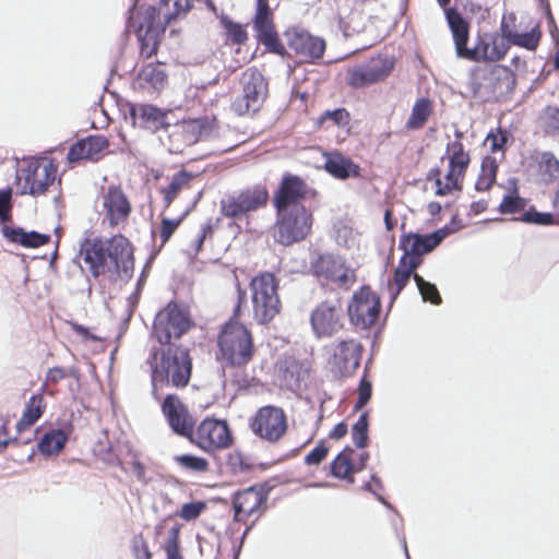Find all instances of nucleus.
<instances>
[{"mask_svg": "<svg viewBox=\"0 0 559 559\" xmlns=\"http://www.w3.org/2000/svg\"><path fill=\"white\" fill-rule=\"evenodd\" d=\"M219 24L225 29L227 39L234 45H242L248 39V34L242 24L234 22L227 14L218 15Z\"/></svg>", "mask_w": 559, "mask_h": 559, "instance_id": "obj_37", "label": "nucleus"}, {"mask_svg": "<svg viewBox=\"0 0 559 559\" xmlns=\"http://www.w3.org/2000/svg\"><path fill=\"white\" fill-rule=\"evenodd\" d=\"M471 158L468 154L462 155H449V166L450 168H454L459 170V174H465Z\"/></svg>", "mask_w": 559, "mask_h": 559, "instance_id": "obj_60", "label": "nucleus"}, {"mask_svg": "<svg viewBox=\"0 0 559 559\" xmlns=\"http://www.w3.org/2000/svg\"><path fill=\"white\" fill-rule=\"evenodd\" d=\"M394 68L393 59L379 57L368 63L353 68L348 73L347 83L354 88H362L384 80Z\"/></svg>", "mask_w": 559, "mask_h": 559, "instance_id": "obj_17", "label": "nucleus"}, {"mask_svg": "<svg viewBox=\"0 0 559 559\" xmlns=\"http://www.w3.org/2000/svg\"><path fill=\"white\" fill-rule=\"evenodd\" d=\"M191 179L192 174L185 169L174 174L168 187L166 189H163L164 202L166 206H169L171 204V202L176 199L180 190L188 186Z\"/></svg>", "mask_w": 559, "mask_h": 559, "instance_id": "obj_39", "label": "nucleus"}, {"mask_svg": "<svg viewBox=\"0 0 559 559\" xmlns=\"http://www.w3.org/2000/svg\"><path fill=\"white\" fill-rule=\"evenodd\" d=\"M109 146L104 135H90L74 143L68 153V160L75 163L82 159L98 160Z\"/></svg>", "mask_w": 559, "mask_h": 559, "instance_id": "obj_22", "label": "nucleus"}, {"mask_svg": "<svg viewBox=\"0 0 559 559\" xmlns=\"http://www.w3.org/2000/svg\"><path fill=\"white\" fill-rule=\"evenodd\" d=\"M353 452L354 450L350 447H346L331 462L330 468L333 477L354 483L353 474L355 473L356 465L352 459Z\"/></svg>", "mask_w": 559, "mask_h": 559, "instance_id": "obj_32", "label": "nucleus"}, {"mask_svg": "<svg viewBox=\"0 0 559 559\" xmlns=\"http://www.w3.org/2000/svg\"><path fill=\"white\" fill-rule=\"evenodd\" d=\"M189 213V210L186 211L179 218H166L164 217L162 219L160 224V238L162 243L159 246V249L170 239V237L174 235L178 226L181 224L185 216Z\"/></svg>", "mask_w": 559, "mask_h": 559, "instance_id": "obj_48", "label": "nucleus"}, {"mask_svg": "<svg viewBox=\"0 0 559 559\" xmlns=\"http://www.w3.org/2000/svg\"><path fill=\"white\" fill-rule=\"evenodd\" d=\"M498 170L497 162L493 157H486L481 163V170L476 180L475 189L477 191H487L496 181Z\"/></svg>", "mask_w": 559, "mask_h": 559, "instance_id": "obj_38", "label": "nucleus"}, {"mask_svg": "<svg viewBox=\"0 0 559 559\" xmlns=\"http://www.w3.org/2000/svg\"><path fill=\"white\" fill-rule=\"evenodd\" d=\"M250 428L261 439L276 442L287 430L286 415L281 407L263 406L251 418Z\"/></svg>", "mask_w": 559, "mask_h": 559, "instance_id": "obj_9", "label": "nucleus"}, {"mask_svg": "<svg viewBox=\"0 0 559 559\" xmlns=\"http://www.w3.org/2000/svg\"><path fill=\"white\" fill-rule=\"evenodd\" d=\"M514 23L515 22V14L514 13H510L508 15V17H503L502 22H501V25H500V31H501V36L507 39V41L510 44V41L512 40L514 34L516 32H514L510 25V23Z\"/></svg>", "mask_w": 559, "mask_h": 559, "instance_id": "obj_62", "label": "nucleus"}, {"mask_svg": "<svg viewBox=\"0 0 559 559\" xmlns=\"http://www.w3.org/2000/svg\"><path fill=\"white\" fill-rule=\"evenodd\" d=\"M514 219L539 226H551L558 222L552 213L539 212L535 209V206H530L519 218Z\"/></svg>", "mask_w": 559, "mask_h": 559, "instance_id": "obj_40", "label": "nucleus"}, {"mask_svg": "<svg viewBox=\"0 0 559 559\" xmlns=\"http://www.w3.org/2000/svg\"><path fill=\"white\" fill-rule=\"evenodd\" d=\"M487 140L490 141L491 152L496 153L503 150L508 141V134L506 132H501L499 135L489 133Z\"/></svg>", "mask_w": 559, "mask_h": 559, "instance_id": "obj_63", "label": "nucleus"}, {"mask_svg": "<svg viewBox=\"0 0 559 559\" xmlns=\"http://www.w3.org/2000/svg\"><path fill=\"white\" fill-rule=\"evenodd\" d=\"M218 346L224 360L230 366H245L253 356L254 347L248 329L235 321L225 324L219 336Z\"/></svg>", "mask_w": 559, "mask_h": 559, "instance_id": "obj_3", "label": "nucleus"}, {"mask_svg": "<svg viewBox=\"0 0 559 559\" xmlns=\"http://www.w3.org/2000/svg\"><path fill=\"white\" fill-rule=\"evenodd\" d=\"M103 207L110 225L123 222L130 214L131 206L120 188L109 187L103 197Z\"/></svg>", "mask_w": 559, "mask_h": 559, "instance_id": "obj_23", "label": "nucleus"}, {"mask_svg": "<svg viewBox=\"0 0 559 559\" xmlns=\"http://www.w3.org/2000/svg\"><path fill=\"white\" fill-rule=\"evenodd\" d=\"M71 427L67 429H51L43 435L38 442V450L46 456L56 455L64 448Z\"/></svg>", "mask_w": 559, "mask_h": 559, "instance_id": "obj_29", "label": "nucleus"}, {"mask_svg": "<svg viewBox=\"0 0 559 559\" xmlns=\"http://www.w3.org/2000/svg\"><path fill=\"white\" fill-rule=\"evenodd\" d=\"M344 310L338 299L324 300L311 312L310 323L318 337L331 336L343 326Z\"/></svg>", "mask_w": 559, "mask_h": 559, "instance_id": "obj_13", "label": "nucleus"}, {"mask_svg": "<svg viewBox=\"0 0 559 559\" xmlns=\"http://www.w3.org/2000/svg\"><path fill=\"white\" fill-rule=\"evenodd\" d=\"M311 270L318 278L337 283L342 287L355 282L354 271L342 257L333 253L320 254L311 262Z\"/></svg>", "mask_w": 559, "mask_h": 559, "instance_id": "obj_15", "label": "nucleus"}, {"mask_svg": "<svg viewBox=\"0 0 559 559\" xmlns=\"http://www.w3.org/2000/svg\"><path fill=\"white\" fill-rule=\"evenodd\" d=\"M444 15L453 37L456 56L462 58L468 48L469 24L455 8L445 9Z\"/></svg>", "mask_w": 559, "mask_h": 559, "instance_id": "obj_26", "label": "nucleus"}, {"mask_svg": "<svg viewBox=\"0 0 559 559\" xmlns=\"http://www.w3.org/2000/svg\"><path fill=\"white\" fill-rule=\"evenodd\" d=\"M45 408L46 403L44 396L41 394L33 395L29 399L21 419L17 421V429L23 430L33 426L41 417Z\"/></svg>", "mask_w": 559, "mask_h": 559, "instance_id": "obj_35", "label": "nucleus"}, {"mask_svg": "<svg viewBox=\"0 0 559 559\" xmlns=\"http://www.w3.org/2000/svg\"><path fill=\"white\" fill-rule=\"evenodd\" d=\"M284 36L288 47L305 60L320 59L325 51V41L304 29L289 28L284 33Z\"/></svg>", "mask_w": 559, "mask_h": 559, "instance_id": "obj_19", "label": "nucleus"}, {"mask_svg": "<svg viewBox=\"0 0 559 559\" xmlns=\"http://www.w3.org/2000/svg\"><path fill=\"white\" fill-rule=\"evenodd\" d=\"M171 3V0H158L157 7L151 5L147 8L146 13L148 19L154 20L156 14L158 21L163 19L164 23L166 24V11H170Z\"/></svg>", "mask_w": 559, "mask_h": 559, "instance_id": "obj_56", "label": "nucleus"}, {"mask_svg": "<svg viewBox=\"0 0 559 559\" xmlns=\"http://www.w3.org/2000/svg\"><path fill=\"white\" fill-rule=\"evenodd\" d=\"M252 24L255 33L254 36L259 44L263 45L269 52L282 57L286 55V49L271 19V11L266 0H258V8Z\"/></svg>", "mask_w": 559, "mask_h": 559, "instance_id": "obj_14", "label": "nucleus"}, {"mask_svg": "<svg viewBox=\"0 0 559 559\" xmlns=\"http://www.w3.org/2000/svg\"><path fill=\"white\" fill-rule=\"evenodd\" d=\"M312 215L305 206L277 212L275 239L284 246L302 240L310 231Z\"/></svg>", "mask_w": 559, "mask_h": 559, "instance_id": "obj_8", "label": "nucleus"}, {"mask_svg": "<svg viewBox=\"0 0 559 559\" xmlns=\"http://www.w3.org/2000/svg\"><path fill=\"white\" fill-rule=\"evenodd\" d=\"M329 448L320 442L314 449H312L305 457L307 465H319L328 455Z\"/></svg>", "mask_w": 559, "mask_h": 559, "instance_id": "obj_55", "label": "nucleus"}, {"mask_svg": "<svg viewBox=\"0 0 559 559\" xmlns=\"http://www.w3.org/2000/svg\"><path fill=\"white\" fill-rule=\"evenodd\" d=\"M12 191L11 189L0 190V223L10 222L12 218Z\"/></svg>", "mask_w": 559, "mask_h": 559, "instance_id": "obj_53", "label": "nucleus"}, {"mask_svg": "<svg viewBox=\"0 0 559 559\" xmlns=\"http://www.w3.org/2000/svg\"><path fill=\"white\" fill-rule=\"evenodd\" d=\"M194 326L189 311L175 302H170L155 316L150 342H173Z\"/></svg>", "mask_w": 559, "mask_h": 559, "instance_id": "obj_5", "label": "nucleus"}, {"mask_svg": "<svg viewBox=\"0 0 559 559\" xmlns=\"http://www.w3.org/2000/svg\"><path fill=\"white\" fill-rule=\"evenodd\" d=\"M537 165L543 182L552 183L559 179V159L552 152L538 153Z\"/></svg>", "mask_w": 559, "mask_h": 559, "instance_id": "obj_34", "label": "nucleus"}, {"mask_svg": "<svg viewBox=\"0 0 559 559\" xmlns=\"http://www.w3.org/2000/svg\"><path fill=\"white\" fill-rule=\"evenodd\" d=\"M138 0H133V4L129 10V15L126 23L124 34H134L136 40L140 41V11L136 8Z\"/></svg>", "mask_w": 559, "mask_h": 559, "instance_id": "obj_52", "label": "nucleus"}, {"mask_svg": "<svg viewBox=\"0 0 559 559\" xmlns=\"http://www.w3.org/2000/svg\"><path fill=\"white\" fill-rule=\"evenodd\" d=\"M267 496L250 487L233 496L235 521H242L243 516L258 514L257 519L266 509Z\"/></svg>", "mask_w": 559, "mask_h": 559, "instance_id": "obj_21", "label": "nucleus"}, {"mask_svg": "<svg viewBox=\"0 0 559 559\" xmlns=\"http://www.w3.org/2000/svg\"><path fill=\"white\" fill-rule=\"evenodd\" d=\"M179 534V525H174L170 527L164 546L167 559H183L180 554Z\"/></svg>", "mask_w": 559, "mask_h": 559, "instance_id": "obj_47", "label": "nucleus"}, {"mask_svg": "<svg viewBox=\"0 0 559 559\" xmlns=\"http://www.w3.org/2000/svg\"><path fill=\"white\" fill-rule=\"evenodd\" d=\"M307 193V183L296 175L286 174L274 195V206L277 212L295 206H304L300 201Z\"/></svg>", "mask_w": 559, "mask_h": 559, "instance_id": "obj_20", "label": "nucleus"}, {"mask_svg": "<svg viewBox=\"0 0 559 559\" xmlns=\"http://www.w3.org/2000/svg\"><path fill=\"white\" fill-rule=\"evenodd\" d=\"M504 57V50H498V41L492 40V47L490 48V44L478 39L477 44L467 48L462 59L471 60V61H479V60H489V61H499Z\"/></svg>", "mask_w": 559, "mask_h": 559, "instance_id": "obj_31", "label": "nucleus"}, {"mask_svg": "<svg viewBox=\"0 0 559 559\" xmlns=\"http://www.w3.org/2000/svg\"><path fill=\"white\" fill-rule=\"evenodd\" d=\"M57 167L51 160L31 159L16 171L17 189L21 194L37 197L44 194L55 182Z\"/></svg>", "mask_w": 559, "mask_h": 559, "instance_id": "obj_7", "label": "nucleus"}, {"mask_svg": "<svg viewBox=\"0 0 559 559\" xmlns=\"http://www.w3.org/2000/svg\"><path fill=\"white\" fill-rule=\"evenodd\" d=\"M380 310V297L369 287H362L356 292L347 307L350 322L360 329L373 325L379 318Z\"/></svg>", "mask_w": 559, "mask_h": 559, "instance_id": "obj_10", "label": "nucleus"}, {"mask_svg": "<svg viewBox=\"0 0 559 559\" xmlns=\"http://www.w3.org/2000/svg\"><path fill=\"white\" fill-rule=\"evenodd\" d=\"M445 230H433L428 234L404 233L400 237L399 249L403 251L402 258L423 263L425 254L432 252L443 240Z\"/></svg>", "mask_w": 559, "mask_h": 559, "instance_id": "obj_12", "label": "nucleus"}, {"mask_svg": "<svg viewBox=\"0 0 559 559\" xmlns=\"http://www.w3.org/2000/svg\"><path fill=\"white\" fill-rule=\"evenodd\" d=\"M372 386L371 383L362 378L358 386V397L355 404V409L365 407L371 399Z\"/></svg>", "mask_w": 559, "mask_h": 559, "instance_id": "obj_54", "label": "nucleus"}, {"mask_svg": "<svg viewBox=\"0 0 559 559\" xmlns=\"http://www.w3.org/2000/svg\"><path fill=\"white\" fill-rule=\"evenodd\" d=\"M167 73L163 63H148L142 67V91L159 94L167 85Z\"/></svg>", "mask_w": 559, "mask_h": 559, "instance_id": "obj_28", "label": "nucleus"}, {"mask_svg": "<svg viewBox=\"0 0 559 559\" xmlns=\"http://www.w3.org/2000/svg\"><path fill=\"white\" fill-rule=\"evenodd\" d=\"M414 281L423 301L431 302L432 305H440L442 302L440 293L433 283L426 281L419 274L414 275Z\"/></svg>", "mask_w": 559, "mask_h": 559, "instance_id": "obj_41", "label": "nucleus"}, {"mask_svg": "<svg viewBox=\"0 0 559 559\" xmlns=\"http://www.w3.org/2000/svg\"><path fill=\"white\" fill-rule=\"evenodd\" d=\"M205 507L206 504L203 501L188 502L181 507L180 511H176V514L186 521H192L199 518Z\"/></svg>", "mask_w": 559, "mask_h": 559, "instance_id": "obj_51", "label": "nucleus"}, {"mask_svg": "<svg viewBox=\"0 0 559 559\" xmlns=\"http://www.w3.org/2000/svg\"><path fill=\"white\" fill-rule=\"evenodd\" d=\"M369 417L368 413H362L357 421L352 427V438L354 444L358 449H364L368 445L369 441Z\"/></svg>", "mask_w": 559, "mask_h": 559, "instance_id": "obj_42", "label": "nucleus"}, {"mask_svg": "<svg viewBox=\"0 0 559 559\" xmlns=\"http://www.w3.org/2000/svg\"><path fill=\"white\" fill-rule=\"evenodd\" d=\"M170 11H166V24H170L177 17L187 14L193 7L192 0H171Z\"/></svg>", "mask_w": 559, "mask_h": 559, "instance_id": "obj_49", "label": "nucleus"}, {"mask_svg": "<svg viewBox=\"0 0 559 559\" xmlns=\"http://www.w3.org/2000/svg\"><path fill=\"white\" fill-rule=\"evenodd\" d=\"M540 35L539 26L536 25L530 32L515 33L510 44L527 50H535L539 44Z\"/></svg>", "mask_w": 559, "mask_h": 559, "instance_id": "obj_45", "label": "nucleus"}, {"mask_svg": "<svg viewBox=\"0 0 559 559\" xmlns=\"http://www.w3.org/2000/svg\"><path fill=\"white\" fill-rule=\"evenodd\" d=\"M198 445L206 452L227 449L233 435L226 420L204 419L197 429Z\"/></svg>", "mask_w": 559, "mask_h": 559, "instance_id": "obj_16", "label": "nucleus"}, {"mask_svg": "<svg viewBox=\"0 0 559 559\" xmlns=\"http://www.w3.org/2000/svg\"><path fill=\"white\" fill-rule=\"evenodd\" d=\"M80 257L95 277L110 273L129 278L133 273L132 247L129 240L121 235L106 241H84L81 246Z\"/></svg>", "mask_w": 559, "mask_h": 559, "instance_id": "obj_2", "label": "nucleus"}, {"mask_svg": "<svg viewBox=\"0 0 559 559\" xmlns=\"http://www.w3.org/2000/svg\"><path fill=\"white\" fill-rule=\"evenodd\" d=\"M2 234L10 242L25 248H38L49 242L50 236L34 230L26 231L22 227H12L4 225Z\"/></svg>", "mask_w": 559, "mask_h": 559, "instance_id": "obj_27", "label": "nucleus"}, {"mask_svg": "<svg viewBox=\"0 0 559 559\" xmlns=\"http://www.w3.org/2000/svg\"><path fill=\"white\" fill-rule=\"evenodd\" d=\"M267 190L262 186L246 189L237 195L221 201L222 214L233 219L242 218L248 212L255 211L267 201Z\"/></svg>", "mask_w": 559, "mask_h": 559, "instance_id": "obj_11", "label": "nucleus"}, {"mask_svg": "<svg viewBox=\"0 0 559 559\" xmlns=\"http://www.w3.org/2000/svg\"><path fill=\"white\" fill-rule=\"evenodd\" d=\"M174 460L183 468L193 472H205L209 468V462L201 456L193 454L176 455Z\"/></svg>", "mask_w": 559, "mask_h": 559, "instance_id": "obj_46", "label": "nucleus"}, {"mask_svg": "<svg viewBox=\"0 0 559 559\" xmlns=\"http://www.w3.org/2000/svg\"><path fill=\"white\" fill-rule=\"evenodd\" d=\"M461 228H463L462 221L460 219L457 214H454L451 217V221L449 224H445L443 227L438 228L437 230H445V233H447V234H444V239H445L448 236L456 233Z\"/></svg>", "mask_w": 559, "mask_h": 559, "instance_id": "obj_64", "label": "nucleus"}, {"mask_svg": "<svg viewBox=\"0 0 559 559\" xmlns=\"http://www.w3.org/2000/svg\"><path fill=\"white\" fill-rule=\"evenodd\" d=\"M160 407L174 433L185 438L192 437L195 420L177 395L167 394Z\"/></svg>", "mask_w": 559, "mask_h": 559, "instance_id": "obj_18", "label": "nucleus"}, {"mask_svg": "<svg viewBox=\"0 0 559 559\" xmlns=\"http://www.w3.org/2000/svg\"><path fill=\"white\" fill-rule=\"evenodd\" d=\"M527 200L522 198L515 188L503 197L498 210L501 214H515L525 210Z\"/></svg>", "mask_w": 559, "mask_h": 559, "instance_id": "obj_43", "label": "nucleus"}, {"mask_svg": "<svg viewBox=\"0 0 559 559\" xmlns=\"http://www.w3.org/2000/svg\"><path fill=\"white\" fill-rule=\"evenodd\" d=\"M362 345L355 340L341 341L334 352L336 365L343 376H349L360 365Z\"/></svg>", "mask_w": 559, "mask_h": 559, "instance_id": "obj_25", "label": "nucleus"}, {"mask_svg": "<svg viewBox=\"0 0 559 559\" xmlns=\"http://www.w3.org/2000/svg\"><path fill=\"white\" fill-rule=\"evenodd\" d=\"M349 115L345 108H336L334 110H326L321 120H332L336 126H342L348 121Z\"/></svg>", "mask_w": 559, "mask_h": 559, "instance_id": "obj_57", "label": "nucleus"}, {"mask_svg": "<svg viewBox=\"0 0 559 559\" xmlns=\"http://www.w3.org/2000/svg\"><path fill=\"white\" fill-rule=\"evenodd\" d=\"M324 170L332 177L340 180L360 177V167L349 157L337 151L324 152Z\"/></svg>", "mask_w": 559, "mask_h": 559, "instance_id": "obj_24", "label": "nucleus"}, {"mask_svg": "<svg viewBox=\"0 0 559 559\" xmlns=\"http://www.w3.org/2000/svg\"><path fill=\"white\" fill-rule=\"evenodd\" d=\"M67 377L66 369L61 367H52L47 371L44 386L49 384H57L60 380Z\"/></svg>", "mask_w": 559, "mask_h": 559, "instance_id": "obj_61", "label": "nucleus"}, {"mask_svg": "<svg viewBox=\"0 0 559 559\" xmlns=\"http://www.w3.org/2000/svg\"><path fill=\"white\" fill-rule=\"evenodd\" d=\"M168 114L169 111H164L154 105L142 104V128L152 132L167 130L170 126Z\"/></svg>", "mask_w": 559, "mask_h": 559, "instance_id": "obj_33", "label": "nucleus"}, {"mask_svg": "<svg viewBox=\"0 0 559 559\" xmlns=\"http://www.w3.org/2000/svg\"><path fill=\"white\" fill-rule=\"evenodd\" d=\"M240 84L242 93L233 100L231 110L238 116L253 115L267 97V82L259 70L249 68L242 73Z\"/></svg>", "mask_w": 559, "mask_h": 559, "instance_id": "obj_6", "label": "nucleus"}, {"mask_svg": "<svg viewBox=\"0 0 559 559\" xmlns=\"http://www.w3.org/2000/svg\"><path fill=\"white\" fill-rule=\"evenodd\" d=\"M253 317L260 324L269 323L281 310L278 284L274 274L264 272L250 282Z\"/></svg>", "mask_w": 559, "mask_h": 559, "instance_id": "obj_4", "label": "nucleus"}, {"mask_svg": "<svg viewBox=\"0 0 559 559\" xmlns=\"http://www.w3.org/2000/svg\"><path fill=\"white\" fill-rule=\"evenodd\" d=\"M152 24V22H150ZM152 25H148V28L144 36H142V55L146 53L147 57L156 53L158 41L151 35Z\"/></svg>", "mask_w": 559, "mask_h": 559, "instance_id": "obj_58", "label": "nucleus"}, {"mask_svg": "<svg viewBox=\"0 0 559 559\" xmlns=\"http://www.w3.org/2000/svg\"><path fill=\"white\" fill-rule=\"evenodd\" d=\"M146 364L150 367L152 394L159 400L164 388H185L192 373L190 350L176 342H150Z\"/></svg>", "mask_w": 559, "mask_h": 559, "instance_id": "obj_1", "label": "nucleus"}, {"mask_svg": "<svg viewBox=\"0 0 559 559\" xmlns=\"http://www.w3.org/2000/svg\"><path fill=\"white\" fill-rule=\"evenodd\" d=\"M490 80L503 82L507 90H512L515 85L514 73L507 67L495 66L489 72Z\"/></svg>", "mask_w": 559, "mask_h": 559, "instance_id": "obj_50", "label": "nucleus"}, {"mask_svg": "<svg viewBox=\"0 0 559 559\" xmlns=\"http://www.w3.org/2000/svg\"><path fill=\"white\" fill-rule=\"evenodd\" d=\"M418 267L416 265V261L409 260L407 261L406 258H400L399 264L396 269L394 270L393 274V285L389 283L390 289H391V300L390 304H392L397 296L401 294V292L405 288L411 277L414 278V275L417 274L415 271Z\"/></svg>", "mask_w": 559, "mask_h": 559, "instance_id": "obj_30", "label": "nucleus"}, {"mask_svg": "<svg viewBox=\"0 0 559 559\" xmlns=\"http://www.w3.org/2000/svg\"><path fill=\"white\" fill-rule=\"evenodd\" d=\"M119 108L123 116L121 136L123 141L127 142V133L136 132V106L122 100L119 103Z\"/></svg>", "mask_w": 559, "mask_h": 559, "instance_id": "obj_44", "label": "nucleus"}, {"mask_svg": "<svg viewBox=\"0 0 559 559\" xmlns=\"http://www.w3.org/2000/svg\"><path fill=\"white\" fill-rule=\"evenodd\" d=\"M545 123L549 131L559 133V108L547 107L545 110Z\"/></svg>", "mask_w": 559, "mask_h": 559, "instance_id": "obj_59", "label": "nucleus"}, {"mask_svg": "<svg viewBox=\"0 0 559 559\" xmlns=\"http://www.w3.org/2000/svg\"><path fill=\"white\" fill-rule=\"evenodd\" d=\"M431 112V102L429 98L421 97L419 98L412 108L411 116L406 122V128L408 130H418L420 129Z\"/></svg>", "mask_w": 559, "mask_h": 559, "instance_id": "obj_36", "label": "nucleus"}]
</instances>
